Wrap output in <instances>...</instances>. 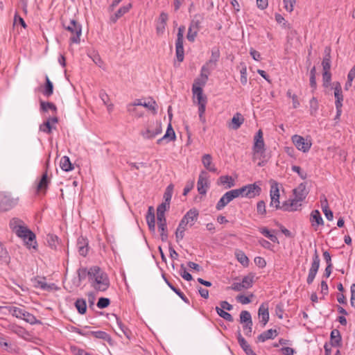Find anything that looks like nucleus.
I'll use <instances>...</instances> for the list:
<instances>
[{
  "label": "nucleus",
  "mask_w": 355,
  "mask_h": 355,
  "mask_svg": "<svg viewBox=\"0 0 355 355\" xmlns=\"http://www.w3.org/2000/svg\"><path fill=\"white\" fill-rule=\"evenodd\" d=\"M96 271H94L90 281L92 286L99 291H105L110 286V280L105 272H104L98 266H95Z\"/></svg>",
  "instance_id": "f257e3e1"
},
{
  "label": "nucleus",
  "mask_w": 355,
  "mask_h": 355,
  "mask_svg": "<svg viewBox=\"0 0 355 355\" xmlns=\"http://www.w3.org/2000/svg\"><path fill=\"white\" fill-rule=\"evenodd\" d=\"M62 26L65 30L71 33V42L76 44L80 43V37L82 34L81 25L75 19H70L69 21L63 20Z\"/></svg>",
  "instance_id": "f03ea898"
},
{
  "label": "nucleus",
  "mask_w": 355,
  "mask_h": 355,
  "mask_svg": "<svg viewBox=\"0 0 355 355\" xmlns=\"http://www.w3.org/2000/svg\"><path fill=\"white\" fill-rule=\"evenodd\" d=\"M162 131V123L159 121H152L148 124L146 128L141 132L144 139H152Z\"/></svg>",
  "instance_id": "7ed1b4c3"
},
{
  "label": "nucleus",
  "mask_w": 355,
  "mask_h": 355,
  "mask_svg": "<svg viewBox=\"0 0 355 355\" xmlns=\"http://www.w3.org/2000/svg\"><path fill=\"white\" fill-rule=\"evenodd\" d=\"M234 190L236 191L237 197L241 196L248 198H254L259 196L261 192V188L255 183L250 184Z\"/></svg>",
  "instance_id": "20e7f679"
},
{
  "label": "nucleus",
  "mask_w": 355,
  "mask_h": 355,
  "mask_svg": "<svg viewBox=\"0 0 355 355\" xmlns=\"http://www.w3.org/2000/svg\"><path fill=\"white\" fill-rule=\"evenodd\" d=\"M184 26H181L178 28V32L177 35V40L175 42V53L177 60L179 62H182L184 58V47H183V40H184Z\"/></svg>",
  "instance_id": "39448f33"
},
{
  "label": "nucleus",
  "mask_w": 355,
  "mask_h": 355,
  "mask_svg": "<svg viewBox=\"0 0 355 355\" xmlns=\"http://www.w3.org/2000/svg\"><path fill=\"white\" fill-rule=\"evenodd\" d=\"M320 259L319 257V254L318 253L317 249H315L314 254L313 255V260L311 263V266L309 271V275L306 279V282L308 284H311L313 283L318 270L320 267Z\"/></svg>",
  "instance_id": "423d86ee"
},
{
  "label": "nucleus",
  "mask_w": 355,
  "mask_h": 355,
  "mask_svg": "<svg viewBox=\"0 0 355 355\" xmlns=\"http://www.w3.org/2000/svg\"><path fill=\"white\" fill-rule=\"evenodd\" d=\"M192 92L193 95V98L197 99L198 107H201L202 106H203V107H206L207 98L203 94V89L202 88V86L196 85V84H193Z\"/></svg>",
  "instance_id": "0eeeda50"
},
{
  "label": "nucleus",
  "mask_w": 355,
  "mask_h": 355,
  "mask_svg": "<svg viewBox=\"0 0 355 355\" xmlns=\"http://www.w3.org/2000/svg\"><path fill=\"white\" fill-rule=\"evenodd\" d=\"M292 141L296 148L304 153L308 152L311 147V142L306 140L303 137L295 135L292 137Z\"/></svg>",
  "instance_id": "6e6552de"
},
{
  "label": "nucleus",
  "mask_w": 355,
  "mask_h": 355,
  "mask_svg": "<svg viewBox=\"0 0 355 355\" xmlns=\"http://www.w3.org/2000/svg\"><path fill=\"white\" fill-rule=\"evenodd\" d=\"M236 198L238 197L234 189L226 192L217 202L216 209L218 211L223 209L229 202Z\"/></svg>",
  "instance_id": "1a4fd4ad"
},
{
  "label": "nucleus",
  "mask_w": 355,
  "mask_h": 355,
  "mask_svg": "<svg viewBox=\"0 0 355 355\" xmlns=\"http://www.w3.org/2000/svg\"><path fill=\"white\" fill-rule=\"evenodd\" d=\"M17 236L22 238L24 241L28 239L27 244L32 245V242L35 240V234L23 225L15 232Z\"/></svg>",
  "instance_id": "9d476101"
},
{
  "label": "nucleus",
  "mask_w": 355,
  "mask_h": 355,
  "mask_svg": "<svg viewBox=\"0 0 355 355\" xmlns=\"http://www.w3.org/2000/svg\"><path fill=\"white\" fill-rule=\"evenodd\" d=\"M15 202L8 195L0 192V211H6L12 209Z\"/></svg>",
  "instance_id": "9b49d317"
},
{
  "label": "nucleus",
  "mask_w": 355,
  "mask_h": 355,
  "mask_svg": "<svg viewBox=\"0 0 355 355\" xmlns=\"http://www.w3.org/2000/svg\"><path fill=\"white\" fill-rule=\"evenodd\" d=\"M270 193L271 199L270 206L274 207L276 209H279L280 208L279 191L277 183L271 185Z\"/></svg>",
  "instance_id": "f8f14e48"
},
{
  "label": "nucleus",
  "mask_w": 355,
  "mask_h": 355,
  "mask_svg": "<svg viewBox=\"0 0 355 355\" xmlns=\"http://www.w3.org/2000/svg\"><path fill=\"white\" fill-rule=\"evenodd\" d=\"M96 270V269H95V266L91 267L89 270H87L86 268H80L77 270L78 280L76 283V286H79L82 281L85 279L87 277H88L89 279L90 280L92 275H94V271Z\"/></svg>",
  "instance_id": "ddd939ff"
},
{
  "label": "nucleus",
  "mask_w": 355,
  "mask_h": 355,
  "mask_svg": "<svg viewBox=\"0 0 355 355\" xmlns=\"http://www.w3.org/2000/svg\"><path fill=\"white\" fill-rule=\"evenodd\" d=\"M198 191L201 195H205L207 193V173L202 171L199 175L197 182Z\"/></svg>",
  "instance_id": "4468645a"
},
{
  "label": "nucleus",
  "mask_w": 355,
  "mask_h": 355,
  "mask_svg": "<svg viewBox=\"0 0 355 355\" xmlns=\"http://www.w3.org/2000/svg\"><path fill=\"white\" fill-rule=\"evenodd\" d=\"M157 226L160 232V236L162 241H166L168 239L166 220L165 216H157Z\"/></svg>",
  "instance_id": "2eb2a0df"
},
{
  "label": "nucleus",
  "mask_w": 355,
  "mask_h": 355,
  "mask_svg": "<svg viewBox=\"0 0 355 355\" xmlns=\"http://www.w3.org/2000/svg\"><path fill=\"white\" fill-rule=\"evenodd\" d=\"M176 139L175 131L173 130L171 123L168 125L165 135L157 141V144L163 143H168L171 141H175Z\"/></svg>",
  "instance_id": "dca6fc26"
},
{
  "label": "nucleus",
  "mask_w": 355,
  "mask_h": 355,
  "mask_svg": "<svg viewBox=\"0 0 355 355\" xmlns=\"http://www.w3.org/2000/svg\"><path fill=\"white\" fill-rule=\"evenodd\" d=\"M237 340L239 345L242 348V349L245 352L246 355H257L251 348L250 345L245 340V339L242 336L240 331L237 333Z\"/></svg>",
  "instance_id": "f3484780"
},
{
  "label": "nucleus",
  "mask_w": 355,
  "mask_h": 355,
  "mask_svg": "<svg viewBox=\"0 0 355 355\" xmlns=\"http://www.w3.org/2000/svg\"><path fill=\"white\" fill-rule=\"evenodd\" d=\"M50 183V180L48 178L47 171L43 173L41 179L38 181L36 185V193H39L42 192L45 193L48 186Z\"/></svg>",
  "instance_id": "a211bd4d"
},
{
  "label": "nucleus",
  "mask_w": 355,
  "mask_h": 355,
  "mask_svg": "<svg viewBox=\"0 0 355 355\" xmlns=\"http://www.w3.org/2000/svg\"><path fill=\"white\" fill-rule=\"evenodd\" d=\"M167 20L168 15L165 12H162L156 24V32L157 35H162L164 33Z\"/></svg>",
  "instance_id": "6ab92c4d"
},
{
  "label": "nucleus",
  "mask_w": 355,
  "mask_h": 355,
  "mask_svg": "<svg viewBox=\"0 0 355 355\" xmlns=\"http://www.w3.org/2000/svg\"><path fill=\"white\" fill-rule=\"evenodd\" d=\"M77 248L81 256L86 257L89 251L87 239L83 236H80L77 240Z\"/></svg>",
  "instance_id": "aec40b11"
},
{
  "label": "nucleus",
  "mask_w": 355,
  "mask_h": 355,
  "mask_svg": "<svg viewBox=\"0 0 355 355\" xmlns=\"http://www.w3.org/2000/svg\"><path fill=\"white\" fill-rule=\"evenodd\" d=\"M79 334L85 336H92L94 338L102 339L103 340H109L110 339V336L105 331H88L87 333H83L82 331L79 330L77 331Z\"/></svg>",
  "instance_id": "412c9836"
},
{
  "label": "nucleus",
  "mask_w": 355,
  "mask_h": 355,
  "mask_svg": "<svg viewBox=\"0 0 355 355\" xmlns=\"http://www.w3.org/2000/svg\"><path fill=\"white\" fill-rule=\"evenodd\" d=\"M310 221L311 223V225L314 227L315 230H316V227L319 225L324 224L321 214L317 209L311 211L310 215Z\"/></svg>",
  "instance_id": "4be33fe9"
},
{
  "label": "nucleus",
  "mask_w": 355,
  "mask_h": 355,
  "mask_svg": "<svg viewBox=\"0 0 355 355\" xmlns=\"http://www.w3.org/2000/svg\"><path fill=\"white\" fill-rule=\"evenodd\" d=\"M331 49L329 46H326L324 50V58L322 59V65L323 71H330L331 69Z\"/></svg>",
  "instance_id": "5701e85b"
},
{
  "label": "nucleus",
  "mask_w": 355,
  "mask_h": 355,
  "mask_svg": "<svg viewBox=\"0 0 355 355\" xmlns=\"http://www.w3.org/2000/svg\"><path fill=\"white\" fill-rule=\"evenodd\" d=\"M132 3H128L125 6L121 7L114 15L110 17V20L112 22L115 23L118 19L123 16L125 13L128 12L129 10L132 8Z\"/></svg>",
  "instance_id": "b1692460"
},
{
  "label": "nucleus",
  "mask_w": 355,
  "mask_h": 355,
  "mask_svg": "<svg viewBox=\"0 0 355 355\" xmlns=\"http://www.w3.org/2000/svg\"><path fill=\"white\" fill-rule=\"evenodd\" d=\"M334 96L336 98L335 105L336 107H342L343 106V95L342 92V88L340 84L337 82L334 85Z\"/></svg>",
  "instance_id": "393cba45"
},
{
  "label": "nucleus",
  "mask_w": 355,
  "mask_h": 355,
  "mask_svg": "<svg viewBox=\"0 0 355 355\" xmlns=\"http://www.w3.org/2000/svg\"><path fill=\"white\" fill-rule=\"evenodd\" d=\"M293 194L295 195V198L302 201L304 200L308 194V191L306 189V184H300L297 188L293 189Z\"/></svg>",
  "instance_id": "a878e982"
},
{
  "label": "nucleus",
  "mask_w": 355,
  "mask_h": 355,
  "mask_svg": "<svg viewBox=\"0 0 355 355\" xmlns=\"http://www.w3.org/2000/svg\"><path fill=\"white\" fill-rule=\"evenodd\" d=\"M259 317L261 318V322L263 326H265L269 320V311L267 304H262L258 311Z\"/></svg>",
  "instance_id": "bb28decb"
},
{
  "label": "nucleus",
  "mask_w": 355,
  "mask_h": 355,
  "mask_svg": "<svg viewBox=\"0 0 355 355\" xmlns=\"http://www.w3.org/2000/svg\"><path fill=\"white\" fill-rule=\"evenodd\" d=\"M331 343L332 347H340L342 345V337L338 329H334L330 335Z\"/></svg>",
  "instance_id": "cd10ccee"
},
{
  "label": "nucleus",
  "mask_w": 355,
  "mask_h": 355,
  "mask_svg": "<svg viewBox=\"0 0 355 355\" xmlns=\"http://www.w3.org/2000/svg\"><path fill=\"white\" fill-rule=\"evenodd\" d=\"M278 333L276 329H268L263 331L257 337V341L263 343L268 339H273L277 336Z\"/></svg>",
  "instance_id": "c85d7f7f"
},
{
  "label": "nucleus",
  "mask_w": 355,
  "mask_h": 355,
  "mask_svg": "<svg viewBox=\"0 0 355 355\" xmlns=\"http://www.w3.org/2000/svg\"><path fill=\"white\" fill-rule=\"evenodd\" d=\"M204 17L202 15L200 14L195 15L191 21L189 28H192L194 31H199L201 28V23Z\"/></svg>",
  "instance_id": "c756f323"
},
{
  "label": "nucleus",
  "mask_w": 355,
  "mask_h": 355,
  "mask_svg": "<svg viewBox=\"0 0 355 355\" xmlns=\"http://www.w3.org/2000/svg\"><path fill=\"white\" fill-rule=\"evenodd\" d=\"M42 93L43 94V95L44 96H46L47 98L51 96L53 93V84L50 80L48 76H46V77H45V84H44V88L42 91Z\"/></svg>",
  "instance_id": "7c9ffc66"
},
{
  "label": "nucleus",
  "mask_w": 355,
  "mask_h": 355,
  "mask_svg": "<svg viewBox=\"0 0 355 355\" xmlns=\"http://www.w3.org/2000/svg\"><path fill=\"white\" fill-rule=\"evenodd\" d=\"M220 58V51L218 48L215 47L211 49V55L209 60L207 62L208 64H210L211 69H215L216 67L217 62Z\"/></svg>",
  "instance_id": "2f4dec72"
},
{
  "label": "nucleus",
  "mask_w": 355,
  "mask_h": 355,
  "mask_svg": "<svg viewBox=\"0 0 355 355\" xmlns=\"http://www.w3.org/2000/svg\"><path fill=\"white\" fill-rule=\"evenodd\" d=\"M244 122V118L241 114L236 113L232 119V124L230 125L233 130L239 129Z\"/></svg>",
  "instance_id": "473e14b6"
},
{
  "label": "nucleus",
  "mask_w": 355,
  "mask_h": 355,
  "mask_svg": "<svg viewBox=\"0 0 355 355\" xmlns=\"http://www.w3.org/2000/svg\"><path fill=\"white\" fill-rule=\"evenodd\" d=\"M198 216V211L196 209H191L187 212L183 216L185 220H188V223L190 226L194 224V222L197 220Z\"/></svg>",
  "instance_id": "72a5a7b5"
},
{
  "label": "nucleus",
  "mask_w": 355,
  "mask_h": 355,
  "mask_svg": "<svg viewBox=\"0 0 355 355\" xmlns=\"http://www.w3.org/2000/svg\"><path fill=\"white\" fill-rule=\"evenodd\" d=\"M218 182L219 184L224 186L225 189L232 188L235 184L234 180L230 175L220 176L218 179Z\"/></svg>",
  "instance_id": "f704fd0d"
},
{
  "label": "nucleus",
  "mask_w": 355,
  "mask_h": 355,
  "mask_svg": "<svg viewBox=\"0 0 355 355\" xmlns=\"http://www.w3.org/2000/svg\"><path fill=\"white\" fill-rule=\"evenodd\" d=\"M163 278L166 283V284L169 286V288L174 291L185 303L189 304V299L185 296V295L178 288L175 287L163 275Z\"/></svg>",
  "instance_id": "c9c22d12"
},
{
  "label": "nucleus",
  "mask_w": 355,
  "mask_h": 355,
  "mask_svg": "<svg viewBox=\"0 0 355 355\" xmlns=\"http://www.w3.org/2000/svg\"><path fill=\"white\" fill-rule=\"evenodd\" d=\"M211 156L209 154H205L202 157V162L206 169L211 172L215 173L217 171V168L214 166L211 165Z\"/></svg>",
  "instance_id": "e433bc0d"
},
{
  "label": "nucleus",
  "mask_w": 355,
  "mask_h": 355,
  "mask_svg": "<svg viewBox=\"0 0 355 355\" xmlns=\"http://www.w3.org/2000/svg\"><path fill=\"white\" fill-rule=\"evenodd\" d=\"M1 309H7L12 315L17 318L21 319L23 318L24 313L25 312L24 309H22L16 306H1Z\"/></svg>",
  "instance_id": "4c0bfd02"
},
{
  "label": "nucleus",
  "mask_w": 355,
  "mask_h": 355,
  "mask_svg": "<svg viewBox=\"0 0 355 355\" xmlns=\"http://www.w3.org/2000/svg\"><path fill=\"white\" fill-rule=\"evenodd\" d=\"M60 166L64 171H70L73 169V166L67 156H64L60 159Z\"/></svg>",
  "instance_id": "58836bf2"
},
{
  "label": "nucleus",
  "mask_w": 355,
  "mask_h": 355,
  "mask_svg": "<svg viewBox=\"0 0 355 355\" xmlns=\"http://www.w3.org/2000/svg\"><path fill=\"white\" fill-rule=\"evenodd\" d=\"M321 205L322 208V211L324 212L326 218L328 220H332L334 218V214L329 208L328 202L325 198L324 199V201L321 202Z\"/></svg>",
  "instance_id": "ea45409f"
},
{
  "label": "nucleus",
  "mask_w": 355,
  "mask_h": 355,
  "mask_svg": "<svg viewBox=\"0 0 355 355\" xmlns=\"http://www.w3.org/2000/svg\"><path fill=\"white\" fill-rule=\"evenodd\" d=\"M56 127L51 124L50 120H46L43 123L40 125L39 130L46 134H51L53 130H55Z\"/></svg>",
  "instance_id": "a19ab883"
},
{
  "label": "nucleus",
  "mask_w": 355,
  "mask_h": 355,
  "mask_svg": "<svg viewBox=\"0 0 355 355\" xmlns=\"http://www.w3.org/2000/svg\"><path fill=\"white\" fill-rule=\"evenodd\" d=\"M75 306L80 314H85L87 311L86 301L83 299H78L75 302Z\"/></svg>",
  "instance_id": "79ce46f5"
},
{
  "label": "nucleus",
  "mask_w": 355,
  "mask_h": 355,
  "mask_svg": "<svg viewBox=\"0 0 355 355\" xmlns=\"http://www.w3.org/2000/svg\"><path fill=\"white\" fill-rule=\"evenodd\" d=\"M40 110L42 112H47L48 110H52L53 112H57V107L51 102L40 101Z\"/></svg>",
  "instance_id": "37998d69"
},
{
  "label": "nucleus",
  "mask_w": 355,
  "mask_h": 355,
  "mask_svg": "<svg viewBox=\"0 0 355 355\" xmlns=\"http://www.w3.org/2000/svg\"><path fill=\"white\" fill-rule=\"evenodd\" d=\"M254 282V275L252 274H249L248 275L245 276L242 279V286L244 288H250L252 286Z\"/></svg>",
  "instance_id": "c03bdc74"
},
{
  "label": "nucleus",
  "mask_w": 355,
  "mask_h": 355,
  "mask_svg": "<svg viewBox=\"0 0 355 355\" xmlns=\"http://www.w3.org/2000/svg\"><path fill=\"white\" fill-rule=\"evenodd\" d=\"M310 114L312 116H315L319 108L318 101L316 98L313 97L310 101Z\"/></svg>",
  "instance_id": "a18cd8bd"
},
{
  "label": "nucleus",
  "mask_w": 355,
  "mask_h": 355,
  "mask_svg": "<svg viewBox=\"0 0 355 355\" xmlns=\"http://www.w3.org/2000/svg\"><path fill=\"white\" fill-rule=\"evenodd\" d=\"M216 311L217 313L218 314V315L220 317L223 318V319H225V320H227L228 322L234 321V318H233L232 315L231 314H230L229 313L225 311L223 309L216 306Z\"/></svg>",
  "instance_id": "49530a36"
},
{
  "label": "nucleus",
  "mask_w": 355,
  "mask_h": 355,
  "mask_svg": "<svg viewBox=\"0 0 355 355\" xmlns=\"http://www.w3.org/2000/svg\"><path fill=\"white\" fill-rule=\"evenodd\" d=\"M173 185L172 184H171L166 187V189L164 191V193L163 198H164L165 202L170 204V202H171V200L172 198V195H173Z\"/></svg>",
  "instance_id": "de8ad7c7"
},
{
  "label": "nucleus",
  "mask_w": 355,
  "mask_h": 355,
  "mask_svg": "<svg viewBox=\"0 0 355 355\" xmlns=\"http://www.w3.org/2000/svg\"><path fill=\"white\" fill-rule=\"evenodd\" d=\"M22 320H24L26 322L30 323L31 324H34L37 322H40L35 318L34 315L32 313L25 311L23 315Z\"/></svg>",
  "instance_id": "09e8293b"
},
{
  "label": "nucleus",
  "mask_w": 355,
  "mask_h": 355,
  "mask_svg": "<svg viewBox=\"0 0 355 355\" xmlns=\"http://www.w3.org/2000/svg\"><path fill=\"white\" fill-rule=\"evenodd\" d=\"M252 322L251 314L248 311H242L240 313V322L241 323H250Z\"/></svg>",
  "instance_id": "8fccbe9b"
},
{
  "label": "nucleus",
  "mask_w": 355,
  "mask_h": 355,
  "mask_svg": "<svg viewBox=\"0 0 355 355\" xmlns=\"http://www.w3.org/2000/svg\"><path fill=\"white\" fill-rule=\"evenodd\" d=\"M24 224V222L17 218H13L10 220L9 225L10 229H12L15 232L17 230V229L19 228L22 225Z\"/></svg>",
  "instance_id": "3c124183"
},
{
  "label": "nucleus",
  "mask_w": 355,
  "mask_h": 355,
  "mask_svg": "<svg viewBox=\"0 0 355 355\" xmlns=\"http://www.w3.org/2000/svg\"><path fill=\"white\" fill-rule=\"evenodd\" d=\"M127 110L131 115L136 117H141L144 115L143 112H139L134 105L128 104L127 105Z\"/></svg>",
  "instance_id": "603ef678"
},
{
  "label": "nucleus",
  "mask_w": 355,
  "mask_h": 355,
  "mask_svg": "<svg viewBox=\"0 0 355 355\" xmlns=\"http://www.w3.org/2000/svg\"><path fill=\"white\" fill-rule=\"evenodd\" d=\"M170 204L163 202L157 208V216H165L164 213L166 211L169 209Z\"/></svg>",
  "instance_id": "864d4df0"
},
{
  "label": "nucleus",
  "mask_w": 355,
  "mask_h": 355,
  "mask_svg": "<svg viewBox=\"0 0 355 355\" xmlns=\"http://www.w3.org/2000/svg\"><path fill=\"white\" fill-rule=\"evenodd\" d=\"M208 77H209L208 75L200 71V77L196 78L194 80L193 84H196V85H199V86H202V87L205 86L208 80Z\"/></svg>",
  "instance_id": "5fc2aeb1"
},
{
  "label": "nucleus",
  "mask_w": 355,
  "mask_h": 355,
  "mask_svg": "<svg viewBox=\"0 0 355 355\" xmlns=\"http://www.w3.org/2000/svg\"><path fill=\"white\" fill-rule=\"evenodd\" d=\"M331 80V73L330 71H323L322 73V81H323V86L324 87H328L330 82Z\"/></svg>",
  "instance_id": "6e6d98bb"
},
{
  "label": "nucleus",
  "mask_w": 355,
  "mask_h": 355,
  "mask_svg": "<svg viewBox=\"0 0 355 355\" xmlns=\"http://www.w3.org/2000/svg\"><path fill=\"white\" fill-rule=\"evenodd\" d=\"M264 146L265 144L263 140L257 139V141H254L253 147L254 153H263V151L264 150Z\"/></svg>",
  "instance_id": "4d7b16f0"
},
{
  "label": "nucleus",
  "mask_w": 355,
  "mask_h": 355,
  "mask_svg": "<svg viewBox=\"0 0 355 355\" xmlns=\"http://www.w3.org/2000/svg\"><path fill=\"white\" fill-rule=\"evenodd\" d=\"M238 261L244 266H248L249 259L247 256L241 251L236 254Z\"/></svg>",
  "instance_id": "13d9d810"
},
{
  "label": "nucleus",
  "mask_w": 355,
  "mask_h": 355,
  "mask_svg": "<svg viewBox=\"0 0 355 355\" xmlns=\"http://www.w3.org/2000/svg\"><path fill=\"white\" fill-rule=\"evenodd\" d=\"M180 275L183 279H184L187 281H191L193 279L192 275L187 271L184 264H181L180 266Z\"/></svg>",
  "instance_id": "bf43d9fd"
},
{
  "label": "nucleus",
  "mask_w": 355,
  "mask_h": 355,
  "mask_svg": "<svg viewBox=\"0 0 355 355\" xmlns=\"http://www.w3.org/2000/svg\"><path fill=\"white\" fill-rule=\"evenodd\" d=\"M240 73H241V78H240L241 83L243 85H245L248 82V78H247V68L245 64L241 69Z\"/></svg>",
  "instance_id": "052dcab7"
},
{
  "label": "nucleus",
  "mask_w": 355,
  "mask_h": 355,
  "mask_svg": "<svg viewBox=\"0 0 355 355\" xmlns=\"http://www.w3.org/2000/svg\"><path fill=\"white\" fill-rule=\"evenodd\" d=\"M142 106L148 108L149 110H151L154 114L157 112V104L155 101L150 100L148 102H144Z\"/></svg>",
  "instance_id": "680f3d73"
},
{
  "label": "nucleus",
  "mask_w": 355,
  "mask_h": 355,
  "mask_svg": "<svg viewBox=\"0 0 355 355\" xmlns=\"http://www.w3.org/2000/svg\"><path fill=\"white\" fill-rule=\"evenodd\" d=\"M257 213L260 215H266V203L263 200H260L257 202Z\"/></svg>",
  "instance_id": "e2e57ef3"
},
{
  "label": "nucleus",
  "mask_w": 355,
  "mask_h": 355,
  "mask_svg": "<svg viewBox=\"0 0 355 355\" xmlns=\"http://www.w3.org/2000/svg\"><path fill=\"white\" fill-rule=\"evenodd\" d=\"M110 300L106 297H100L97 302V306L99 309H105L110 305Z\"/></svg>",
  "instance_id": "0e129e2a"
},
{
  "label": "nucleus",
  "mask_w": 355,
  "mask_h": 355,
  "mask_svg": "<svg viewBox=\"0 0 355 355\" xmlns=\"http://www.w3.org/2000/svg\"><path fill=\"white\" fill-rule=\"evenodd\" d=\"M58 236L53 234H48L47 235V242L52 248L56 246V243L58 242Z\"/></svg>",
  "instance_id": "69168bd1"
},
{
  "label": "nucleus",
  "mask_w": 355,
  "mask_h": 355,
  "mask_svg": "<svg viewBox=\"0 0 355 355\" xmlns=\"http://www.w3.org/2000/svg\"><path fill=\"white\" fill-rule=\"evenodd\" d=\"M198 33V31H194L193 29L189 28L188 33L187 35V40L191 42H194Z\"/></svg>",
  "instance_id": "338daca9"
},
{
  "label": "nucleus",
  "mask_w": 355,
  "mask_h": 355,
  "mask_svg": "<svg viewBox=\"0 0 355 355\" xmlns=\"http://www.w3.org/2000/svg\"><path fill=\"white\" fill-rule=\"evenodd\" d=\"M351 297L350 304L351 306L355 308V284H353L350 287Z\"/></svg>",
  "instance_id": "774afa93"
}]
</instances>
